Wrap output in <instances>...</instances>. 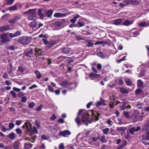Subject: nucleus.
I'll list each match as a JSON object with an SVG mask.
<instances>
[{"label": "nucleus", "mask_w": 149, "mask_h": 149, "mask_svg": "<svg viewBox=\"0 0 149 149\" xmlns=\"http://www.w3.org/2000/svg\"><path fill=\"white\" fill-rule=\"evenodd\" d=\"M36 8L30 9L24 13L25 14H28L29 15L28 19L29 20H34L36 18Z\"/></svg>", "instance_id": "1"}, {"label": "nucleus", "mask_w": 149, "mask_h": 149, "mask_svg": "<svg viewBox=\"0 0 149 149\" xmlns=\"http://www.w3.org/2000/svg\"><path fill=\"white\" fill-rule=\"evenodd\" d=\"M31 38L29 37L22 36L19 38L18 41L20 44L26 45L30 42Z\"/></svg>", "instance_id": "2"}, {"label": "nucleus", "mask_w": 149, "mask_h": 149, "mask_svg": "<svg viewBox=\"0 0 149 149\" xmlns=\"http://www.w3.org/2000/svg\"><path fill=\"white\" fill-rule=\"evenodd\" d=\"M143 132L144 134L142 135L141 141L145 145H149V142L147 143L145 141H144L149 140V132H146L145 131Z\"/></svg>", "instance_id": "3"}, {"label": "nucleus", "mask_w": 149, "mask_h": 149, "mask_svg": "<svg viewBox=\"0 0 149 149\" xmlns=\"http://www.w3.org/2000/svg\"><path fill=\"white\" fill-rule=\"evenodd\" d=\"M0 37L1 40L0 42L3 44H5L10 41V38H8L7 34L6 33L1 34Z\"/></svg>", "instance_id": "4"}, {"label": "nucleus", "mask_w": 149, "mask_h": 149, "mask_svg": "<svg viewBox=\"0 0 149 149\" xmlns=\"http://www.w3.org/2000/svg\"><path fill=\"white\" fill-rule=\"evenodd\" d=\"M42 40L44 44L47 45V47L49 48L56 44V42L54 41L48 42L47 39H43Z\"/></svg>", "instance_id": "5"}, {"label": "nucleus", "mask_w": 149, "mask_h": 149, "mask_svg": "<svg viewBox=\"0 0 149 149\" xmlns=\"http://www.w3.org/2000/svg\"><path fill=\"white\" fill-rule=\"evenodd\" d=\"M71 132L69 130H66L60 131L58 133V135L60 136L66 137L71 134Z\"/></svg>", "instance_id": "6"}, {"label": "nucleus", "mask_w": 149, "mask_h": 149, "mask_svg": "<svg viewBox=\"0 0 149 149\" xmlns=\"http://www.w3.org/2000/svg\"><path fill=\"white\" fill-rule=\"evenodd\" d=\"M141 129V127L140 126L136 127H134L130 128L129 130V133L132 135H134V133L135 132L139 131Z\"/></svg>", "instance_id": "7"}, {"label": "nucleus", "mask_w": 149, "mask_h": 149, "mask_svg": "<svg viewBox=\"0 0 149 149\" xmlns=\"http://www.w3.org/2000/svg\"><path fill=\"white\" fill-rule=\"evenodd\" d=\"M31 125L29 123L25 122L24 125L23 126V127L24 128L26 127L27 131L29 132H31Z\"/></svg>", "instance_id": "8"}, {"label": "nucleus", "mask_w": 149, "mask_h": 149, "mask_svg": "<svg viewBox=\"0 0 149 149\" xmlns=\"http://www.w3.org/2000/svg\"><path fill=\"white\" fill-rule=\"evenodd\" d=\"M63 53L66 54H70L71 52V49L70 48L67 47H62L60 49Z\"/></svg>", "instance_id": "9"}, {"label": "nucleus", "mask_w": 149, "mask_h": 149, "mask_svg": "<svg viewBox=\"0 0 149 149\" xmlns=\"http://www.w3.org/2000/svg\"><path fill=\"white\" fill-rule=\"evenodd\" d=\"M21 19V17L20 16H16L14 17L13 18L8 21L9 23H14L16 21H18Z\"/></svg>", "instance_id": "10"}, {"label": "nucleus", "mask_w": 149, "mask_h": 149, "mask_svg": "<svg viewBox=\"0 0 149 149\" xmlns=\"http://www.w3.org/2000/svg\"><path fill=\"white\" fill-rule=\"evenodd\" d=\"M68 14V13H55L54 16V17L56 18H59L61 17H64L66 16Z\"/></svg>", "instance_id": "11"}, {"label": "nucleus", "mask_w": 149, "mask_h": 149, "mask_svg": "<svg viewBox=\"0 0 149 149\" xmlns=\"http://www.w3.org/2000/svg\"><path fill=\"white\" fill-rule=\"evenodd\" d=\"M35 50L36 52V53L35 54V55L36 56H41L44 54V52H42L40 49H37L36 48H35Z\"/></svg>", "instance_id": "12"}, {"label": "nucleus", "mask_w": 149, "mask_h": 149, "mask_svg": "<svg viewBox=\"0 0 149 149\" xmlns=\"http://www.w3.org/2000/svg\"><path fill=\"white\" fill-rule=\"evenodd\" d=\"M33 146L32 144L29 142L25 143H24V149H29L31 148Z\"/></svg>", "instance_id": "13"}, {"label": "nucleus", "mask_w": 149, "mask_h": 149, "mask_svg": "<svg viewBox=\"0 0 149 149\" xmlns=\"http://www.w3.org/2000/svg\"><path fill=\"white\" fill-rule=\"evenodd\" d=\"M10 29V27L8 25L4 26H1L0 28V31L1 32H3L8 30Z\"/></svg>", "instance_id": "14"}, {"label": "nucleus", "mask_w": 149, "mask_h": 149, "mask_svg": "<svg viewBox=\"0 0 149 149\" xmlns=\"http://www.w3.org/2000/svg\"><path fill=\"white\" fill-rule=\"evenodd\" d=\"M133 22L132 21H130L129 20L126 19L123 23V24L124 25L128 26L133 23Z\"/></svg>", "instance_id": "15"}, {"label": "nucleus", "mask_w": 149, "mask_h": 149, "mask_svg": "<svg viewBox=\"0 0 149 149\" xmlns=\"http://www.w3.org/2000/svg\"><path fill=\"white\" fill-rule=\"evenodd\" d=\"M16 136L15 133L12 132L8 135L7 137L12 140H13L15 139Z\"/></svg>", "instance_id": "16"}, {"label": "nucleus", "mask_w": 149, "mask_h": 149, "mask_svg": "<svg viewBox=\"0 0 149 149\" xmlns=\"http://www.w3.org/2000/svg\"><path fill=\"white\" fill-rule=\"evenodd\" d=\"M97 55L98 56L102 58H105L107 56L106 54L104 53L101 51L98 52L97 54Z\"/></svg>", "instance_id": "17"}, {"label": "nucleus", "mask_w": 149, "mask_h": 149, "mask_svg": "<svg viewBox=\"0 0 149 149\" xmlns=\"http://www.w3.org/2000/svg\"><path fill=\"white\" fill-rule=\"evenodd\" d=\"M71 83H69L67 81H64L61 85L64 88H68L70 85Z\"/></svg>", "instance_id": "18"}, {"label": "nucleus", "mask_w": 149, "mask_h": 149, "mask_svg": "<svg viewBox=\"0 0 149 149\" xmlns=\"http://www.w3.org/2000/svg\"><path fill=\"white\" fill-rule=\"evenodd\" d=\"M33 49L31 48L30 50L26 52L25 53L26 55L27 56L32 57L33 56Z\"/></svg>", "instance_id": "19"}, {"label": "nucleus", "mask_w": 149, "mask_h": 149, "mask_svg": "<svg viewBox=\"0 0 149 149\" xmlns=\"http://www.w3.org/2000/svg\"><path fill=\"white\" fill-rule=\"evenodd\" d=\"M80 16L77 14L74 17L73 19H70V22L72 23H74L77 20V19L80 17Z\"/></svg>", "instance_id": "20"}, {"label": "nucleus", "mask_w": 149, "mask_h": 149, "mask_svg": "<svg viewBox=\"0 0 149 149\" xmlns=\"http://www.w3.org/2000/svg\"><path fill=\"white\" fill-rule=\"evenodd\" d=\"M139 26L141 27H148L149 26V21L147 22H142L139 24Z\"/></svg>", "instance_id": "21"}, {"label": "nucleus", "mask_w": 149, "mask_h": 149, "mask_svg": "<svg viewBox=\"0 0 149 149\" xmlns=\"http://www.w3.org/2000/svg\"><path fill=\"white\" fill-rule=\"evenodd\" d=\"M149 130V120L147 121L145 124V125L143 128V132Z\"/></svg>", "instance_id": "22"}, {"label": "nucleus", "mask_w": 149, "mask_h": 149, "mask_svg": "<svg viewBox=\"0 0 149 149\" xmlns=\"http://www.w3.org/2000/svg\"><path fill=\"white\" fill-rule=\"evenodd\" d=\"M38 10V15L40 17V19H43L44 17V15L42 12V9H39Z\"/></svg>", "instance_id": "23"}, {"label": "nucleus", "mask_w": 149, "mask_h": 149, "mask_svg": "<svg viewBox=\"0 0 149 149\" xmlns=\"http://www.w3.org/2000/svg\"><path fill=\"white\" fill-rule=\"evenodd\" d=\"M88 113H86L83 115L82 120L83 122H86L87 121V118L88 116Z\"/></svg>", "instance_id": "24"}, {"label": "nucleus", "mask_w": 149, "mask_h": 149, "mask_svg": "<svg viewBox=\"0 0 149 149\" xmlns=\"http://www.w3.org/2000/svg\"><path fill=\"white\" fill-rule=\"evenodd\" d=\"M123 20L121 18L117 19L115 20L114 22V24L116 25H118L122 22Z\"/></svg>", "instance_id": "25"}, {"label": "nucleus", "mask_w": 149, "mask_h": 149, "mask_svg": "<svg viewBox=\"0 0 149 149\" xmlns=\"http://www.w3.org/2000/svg\"><path fill=\"white\" fill-rule=\"evenodd\" d=\"M37 22L35 20L34 21L30 23L29 26L32 28H33L35 27L37 25Z\"/></svg>", "instance_id": "26"}, {"label": "nucleus", "mask_w": 149, "mask_h": 149, "mask_svg": "<svg viewBox=\"0 0 149 149\" xmlns=\"http://www.w3.org/2000/svg\"><path fill=\"white\" fill-rule=\"evenodd\" d=\"M131 5L137 6L140 4L139 1H138L137 0H131Z\"/></svg>", "instance_id": "27"}, {"label": "nucleus", "mask_w": 149, "mask_h": 149, "mask_svg": "<svg viewBox=\"0 0 149 149\" xmlns=\"http://www.w3.org/2000/svg\"><path fill=\"white\" fill-rule=\"evenodd\" d=\"M53 11L51 10H48L46 12V15L47 17H50L52 15Z\"/></svg>", "instance_id": "28"}, {"label": "nucleus", "mask_w": 149, "mask_h": 149, "mask_svg": "<svg viewBox=\"0 0 149 149\" xmlns=\"http://www.w3.org/2000/svg\"><path fill=\"white\" fill-rule=\"evenodd\" d=\"M111 68V66L109 65H107L104 67L103 70L105 72L108 71Z\"/></svg>", "instance_id": "29"}, {"label": "nucleus", "mask_w": 149, "mask_h": 149, "mask_svg": "<svg viewBox=\"0 0 149 149\" xmlns=\"http://www.w3.org/2000/svg\"><path fill=\"white\" fill-rule=\"evenodd\" d=\"M143 82L140 79L138 80L137 81V85L139 87H141L143 86Z\"/></svg>", "instance_id": "30"}, {"label": "nucleus", "mask_w": 149, "mask_h": 149, "mask_svg": "<svg viewBox=\"0 0 149 149\" xmlns=\"http://www.w3.org/2000/svg\"><path fill=\"white\" fill-rule=\"evenodd\" d=\"M104 101L102 100H101L100 101H99L96 104V106L97 107H99L102 105H104Z\"/></svg>", "instance_id": "31"}, {"label": "nucleus", "mask_w": 149, "mask_h": 149, "mask_svg": "<svg viewBox=\"0 0 149 149\" xmlns=\"http://www.w3.org/2000/svg\"><path fill=\"white\" fill-rule=\"evenodd\" d=\"M117 130L119 132L124 131L127 129V128L125 127H117Z\"/></svg>", "instance_id": "32"}, {"label": "nucleus", "mask_w": 149, "mask_h": 149, "mask_svg": "<svg viewBox=\"0 0 149 149\" xmlns=\"http://www.w3.org/2000/svg\"><path fill=\"white\" fill-rule=\"evenodd\" d=\"M35 73L38 79H40L41 78L42 74L38 70H36L35 71Z\"/></svg>", "instance_id": "33"}, {"label": "nucleus", "mask_w": 149, "mask_h": 149, "mask_svg": "<svg viewBox=\"0 0 149 149\" xmlns=\"http://www.w3.org/2000/svg\"><path fill=\"white\" fill-rule=\"evenodd\" d=\"M139 32L138 31H132L131 32V35H132L133 34L134 36H138L139 34Z\"/></svg>", "instance_id": "34"}, {"label": "nucleus", "mask_w": 149, "mask_h": 149, "mask_svg": "<svg viewBox=\"0 0 149 149\" xmlns=\"http://www.w3.org/2000/svg\"><path fill=\"white\" fill-rule=\"evenodd\" d=\"M37 128L35 127H33L32 129H31V132H32L33 133L36 134H38V130Z\"/></svg>", "instance_id": "35"}, {"label": "nucleus", "mask_w": 149, "mask_h": 149, "mask_svg": "<svg viewBox=\"0 0 149 149\" xmlns=\"http://www.w3.org/2000/svg\"><path fill=\"white\" fill-rule=\"evenodd\" d=\"M13 147L14 149H20L19 148V144L17 142L15 141Z\"/></svg>", "instance_id": "36"}, {"label": "nucleus", "mask_w": 149, "mask_h": 149, "mask_svg": "<svg viewBox=\"0 0 149 149\" xmlns=\"http://www.w3.org/2000/svg\"><path fill=\"white\" fill-rule=\"evenodd\" d=\"M121 92L123 93H126L129 92L127 90L124 88H120Z\"/></svg>", "instance_id": "37"}, {"label": "nucleus", "mask_w": 149, "mask_h": 149, "mask_svg": "<svg viewBox=\"0 0 149 149\" xmlns=\"http://www.w3.org/2000/svg\"><path fill=\"white\" fill-rule=\"evenodd\" d=\"M100 140L102 143L106 142L107 141L105 139V136L104 135L101 136Z\"/></svg>", "instance_id": "38"}, {"label": "nucleus", "mask_w": 149, "mask_h": 149, "mask_svg": "<svg viewBox=\"0 0 149 149\" xmlns=\"http://www.w3.org/2000/svg\"><path fill=\"white\" fill-rule=\"evenodd\" d=\"M109 129L108 128H106L102 130L103 133L105 134H107L109 131Z\"/></svg>", "instance_id": "39"}, {"label": "nucleus", "mask_w": 149, "mask_h": 149, "mask_svg": "<svg viewBox=\"0 0 149 149\" xmlns=\"http://www.w3.org/2000/svg\"><path fill=\"white\" fill-rule=\"evenodd\" d=\"M142 92V90L140 88H138L136 91V94L137 95H139L141 94Z\"/></svg>", "instance_id": "40"}, {"label": "nucleus", "mask_w": 149, "mask_h": 149, "mask_svg": "<svg viewBox=\"0 0 149 149\" xmlns=\"http://www.w3.org/2000/svg\"><path fill=\"white\" fill-rule=\"evenodd\" d=\"M0 129L1 131L3 132H6V128L4 126L1 124H0Z\"/></svg>", "instance_id": "41"}, {"label": "nucleus", "mask_w": 149, "mask_h": 149, "mask_svg": "<svg viewBox=\"0 0 149 149\" xmlns=\"http://www.w3.org/2000/svg\"><path fill=\"white\" fill-rule=\"evenodd\" d=\"M86 41L88 42L87 45V46L88 47H92L93 45V43L92 42L90 41L89 40H87Z\"/></svg>", "instance_id": "42"}, {"label": "nucleus", "mask_w": 149, "mask_h": 149, "mask_svg": "<svg viewBox=\"0 0 149 149\" xmlns=\"http://www.w3.org/2000/svg\"><path fill=\"white\" fill-rule=\"evenodd\" d=\"M126 143L125 142L121 145L118 146L117 148V149H123L126 145Z\"/></svg>", "instance_id": "43"}, {"label": "nucleus", "mask_w": 149, "mask_h": 149, "mask_svg": "<svg viewBox=\"0 0 149 149\" xmlns=\"http://www.w3.org/2000/svg\"><path fill=\"white\" fill-rule=\"evenodd\" d=\"M17 9V7L16 6V4L14 5L10 8L9 9L11 10H15Z\"/></svg>", "instance_id": "44"}, {"label": "nucleus", "mask_w": 149, "mask_h": 149, "mask_svg": "<svg viewBox=\"0 0 149 149\" xmlns=\"http://www.w3.org/2000/svg\"><path fill=\"white\" fill-rule=\"evenodd\" d=\"M98 117L96 116H95L91 120L93 122H95L96 121L98 120Z\"/></svg>", "instance_id": "45"}, {"label": "nucleus", "mask_w": 149, "mask_h": 149, "mask_svg": "<svg viewBox=\"0 0 149 149\" xmlns=\"http://www.w3.org/2000/svg\"><path fill=\"white\" fill-rule=\"evenodd\" d=\"M107 123L109 125V126H111L113 125V123L110 119H108L106 121Z\"/></svg>", "instance_id": "46"}, {"label": "nucleus", "mask_w": 149, "mask_h": 149, "mask_svg": "<svg viewBox=\"0 0 149 149\" xmlns=\"http://www.w3.org/2000/svg\"><path fill=\"white\" fill-rule=\"evenodd\" d=\"M78 25H76L77 27L79 28L81 26H84V23L81 22H79L78 23Z\"/></svg>", "instance_id": "47"}, {"label": "nucleus", "mask_w": 149, "mask_h": 149, "mask_svg": "<svg viewBox=\"0 0 149 149\" xmlns=\"http://www.w3.org/2000/svg\"><path fill=\"white\" fill-rule=\"evenodd\" d=\"M35 106V104L33 102H31L29 104L28 107L30 108H32Z\"/></svg>", "instance_id": "48"}, {"label": "nucleus", "mask_w": 149, "mask_h": 149, "mask_svg": "<svg viewBox=\"0 0 149 149\" xmlns=\"http://www.w3.org/2000/svg\"><path fill=\"white\" fill-rule=\"evenodd\" d=\"M35 124L36 126L37 127V128L39 129L40 126V122L38 121H36L35 122Z\"/></svg>", "instance_id": "49"}, {"label": "nucleus", "mask_w": 149, "mask_h": 149, "mask_svg": "<svg viewBox=\"0 0 149 149\" xmlns=\"http://www.w3.org/2000/svg\"><path fill=\"white\" fill-rule=\"evenodd\" d=\"M123 2L125 3V5L131 4V0H127L124 1Z\"/></svg>", "instance_id": "50"}, {"label": "nucleus", "mask_w": 149, "mask_h": 149, "mask_svg": "<svg viewBox=\"0 0 149 149\" xmlns=\"http://www.w3.org/2000/svg\"><path fill=\"white\" fill-rule=\"evenodd\" d=\"M25 95V93H24L23 92H19L17 94L18 96L19 97H22Z\"/></svg>", "instance_id": "51"}, {"label": "nucleus", "mask_w": 149, "mask_h": 149, "mask_svg": "<svg viewBox=\"0 0 149 149\" xmlns=\"http://www.w3.org/2000/svg\"><path fill=\"white\" fill-rule=\"evenodd\" d=\"M123 114L127 118H129L130 117V116L129 114L128 113L127 111H124L123 112Z\"/></svg>", "instance_id": "52"}, {"label": "nucleus", "mask_w": 149, "mask_h": 149, "mask_svg": "<svg viewBox=\"0 0 149 149\" xmlns=\"http://www.w3.org/2000/svg\"><path fill=\"white\" fill-rule=\"evenodd\" d=\"M58 148L59 149H64L65 146L64 143H61L58 146Z\"/></svg>", "instance_id": "53"}, {"label": "nucleus", "mask_w": 149, "mask_h": 149, "mask_svg": "<svg viewBox=\"0 0 149 149\" xmlns=\"http://www.w3.org/2000/svg\"><path fill=\"white\" fill-rule=\"evenodd\" d=\"M14 34L15 37H18L20 36L21 35V31H18L15 32Z\"/></svg>", "instance_id": "54"}, {"label": "nucleus", "mask_w": 149, "mask_h": 149, "mask_svg": "<svg viewBox=\"0 0 149 149\" xmlns=\"http://www.w3.org/2000/svg\"><path fill=\"white\" fill-rule=\"evenodd\" d=\"M76 123L79 125H80V120L79 117H77L75 119Z\"/></svg>", "instance_id": "55"}, {"label": "nucleus", "mask_w": 149, "mask_h": 149, "mask_svg": "<svg viewBox=\"0 0 149 149\" xmlns=\"http://www.w3.org/2000/svg\"><path fill=\"white\" fill-rule=\"evenodd\" d=\"M10 94L12 95L13 97L14 98H16L17 97L16 93L13 91H11L10 92Z\"/></svg>", "instance_id": "56"}, {"label": "nucleus", "mask_w": 149, "mask_h": 149, "mask_svg": "<svg viewBox=\"0 0 149 149\" xmlns=\"http://www.w3.org/2000/svg\"><path fill=\"white\" fill-rule=\"evenodd\" d=\"M14 0H8L6 2L7 5H10L12 4L14 2Z\"/></svg>", "instance_id": "57"}, {"label": "nucleus", "mask_w": 149, "mask_h": 149, "mask_svg": "<svg viewBox=\"0 0 149 149\" xmlns=\"http://www.w3.org/2000/svg\"><path fill=\"white\" fill-rule=\"evenodd\" d=\"M27 100V98L25 96H23L22 97L21 101L22 102L25 103V102Z\"/></svg>", "instance_id": "58"}, {"label": "nucleus", "mask_w": 149, "mask_h": 149, "mask_svg": "<svg viewBox=\"0 0 149 149\" xmlns=\"http://www.w3.org/2000/svg\"><path fill=\"white\" fill-rule=\"evenodd\" d=\"M15 126V124L13 123H10L9 125V127L10 129H13Z\"/></svg>", "instance_id": "59"}, {"label": "nucleus", "mask_w": 149, "mask_h": 149, "mask_svg": "<svg viewBox=\"0 0 149 149\" xmlns=\"http://www.w3.org/2000/svg\"><path fill=\"white\" fill-rule=\"evenodd\" d=\"M48 89L50 91L54 92V88L50 85H48Z\"/></svg>", "instance_id": "60"}, {"label": "nucleus", "mask_w": 149, "mask_h": 149, "mask_svg": "<svg viewBox=\"0 0 149 149\" xmlns=\"http://www.w3.org/2000/svg\"><path fill=\"white\" fill-rule=\"evenodd\" d=\"M16 131L18 134H21L22 133V131L20 128H17L16 130Z\"/></svg>", "instance_id": "61"}, {"label": "nucleus", "mask_w": 149, "mask_h": 149, "mask_svg": "<svg viewBox=\"0 0 149 149\" xmlns=\"http://www.w3.org/2000/svg\"><path fill=\"white\" fill-rule=\"evenodd\" d=\"M25 70V69L22 67H19L18 68V71L21 72H24Z\"/></svg>", "instance_id": "62"}, {"label": "nucleus", "mask_w": 149, "mask_h": 149, "mask_svg": "<svg viewBox=\"0 0 149 149\" xmlns=\"http://www.w3.org/2000/svg\"><path fill=\"white\" fill-rule=\"evenodd\" d=\"M126 83L127 86H131L132 85V83L131 81L129 80H127L126 81Z\"/></svg>", "instance_id": "63"}, {"label": "nucleus", "mask_w": 149, "mask_h": 149, "mask_svg": "<svg viewBox=\"0 0 149 149\" xmlns=\"http://www.w3.org/2000/svg\"><path fill=\"white\" fill-rule=\"evenodd\" d=\"M13 89L14 91L17 92H19L21 90L20 89L17 88L15 87H14L13 88Z\"/></svg>", "instance_id": "64"}]
</instances>
